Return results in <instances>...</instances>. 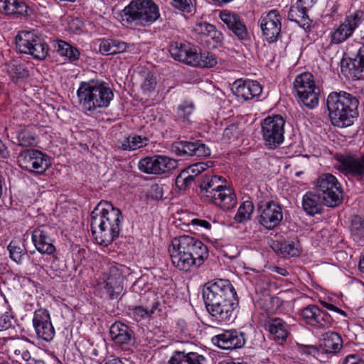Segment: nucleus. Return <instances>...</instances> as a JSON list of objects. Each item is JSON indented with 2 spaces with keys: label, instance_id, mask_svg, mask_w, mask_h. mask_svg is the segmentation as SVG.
<instances>
[{
  "label": "nucleus",
  "instance_id": "f257e3e1",
  "mask_svg": "<svg viewBox=\"0 0 364 364\" xmlns=\"http://www.w3.org/2000/svg\"><path fill=\"white\" fill-rule=\"evenodd\" d=\"M123 219L122 211L111 202L102 200L90 213L92 235L100 245L107 246L117 239Z\"/></svg>",
  "mask_w": 364,
  "mask_h": 364
},
{
  "label": "nucleus",
  "instance_id": "680f3d73",
  "mask_svg": "<svg viewBox=\"0 0 364 364\" xmlns=\"http://www.w3.org/2000/svg\"><path fill=\"white\" fill-rule=\"evenodd\" d=\"M16 9H14V14L18 15H24L28 16V7L26 5L25 3L22 1H18L16 0V3L15 5Z\"/></svg>",
  "mask_w": 364,
  "mask_h": 364
},
{
  "label": "nucleus",
  "instance_id": "412c9836",
  "mask_svg": "<svg viewBox=\"0 0 364 364\" xmlns=\"http://www.w3.org/2000/svg\"><path fill=\"white\" fill-rule=\"evenodd\" d=\"M53 228L48 225H41L32 232V241L36 249L41 254L51 255L55 252L53 240L51 238Z\"/></svg>",
  "mask_w": 364,
  "mask_h": 364
},
{
  "label": "nucleus",
  "instance_id": "c85d7f7f",
  "mask_svg": "<svg viewBox=\"0 0 364 364\" xmlns=\"http://www.w3.org/2000/svg\"><path fill=\"white\" fill-rule=\"evenodd\" d=\"M109 334L112 340L117 345H128L135 341L132 328L120 321H116L110 326Z\"/></svg>",
  "mask_w": 364,
  "mask_h": 364
},
{
  "label": "nucleus",
  "instance_id": "6e6d98bb",
  "mask_svg": "<svg viewBox=\"0 0 364 364\" xmlns=\"http://www.w3.org/2000/svg\"><path fill=\"white\" fill-rule=\"evenodd\" d=\"M213 24L207 22H200L196 25L194 31L198 35L206 36L209 32V30L213 29Z\"/></svg>",
  "mask_w": 364,
  "mask_h": 364
},
{
  "label": "nucleus",
  "instance_id": "e433bc0d",
  "mask_svg": "<svg viewBox=\"0 0 364 364\" xmlns=\"http://www.w3.org/2000/svg\"><path fill=\"white\" fill-rule=\"evenodd\" d=\"M350 232L353 241L358 245L364 243V218L359 215H353L350 218Z\"/></svg>",
  "mask_w": 364,
  "mask_h": 364
},
{
  "label": "nucleus",
  "instance_id": "a878e982",
  "mask_svg": "<svg viewBox=\"0 0 364 364\" xmlns=\"http://www.w3.org/2000/svg\"><path fill=\"white\" fill-rule=\"evenodd\" d=\"M361 21V15L358 11L353 15L348 16L345 21L340 25L332 35V41L341 43L349 38Z\"/></svg>",
  "mask_w": 364,
  "mask_h": 364
},
{
  "label": "nucleus",
  "instance_id": "39448f33",
  "mask_svg": "<svg viewBox=\"0 0 364 364\" xmlns=\"http://www.w3.org/2000/svg\"><path fill=\"white\" fill-rule=\"evenodd\" d=\"M122 21L127 24L149 26L160 16L158 6L153 0H132L122 11Z\"/></svg>",
  "mask_w": 364,
  "mask_h": 364
},
{
  "label": "nucleus",
  "instance_id": "b1692460",
  "mask_svg": "<svg viewBox=\"0 0 364 364\" xmlns=\"http://www.w3.org/2000/svg\"><path fill=\"white\" fill-rule=\"evenodd\" d=\"M310 7H311V0H298L289 9L288 13L289 20L296 22L304 29L309 28L311 21L307 14V11Z\"/></svg>",
  "mask_w": 364,
  "mask_h": 364
},
{
  "label": "nucleus",
  "instance_id": "7ed1b4c3",
  "mask_svg": "<svg viewBox=\"0 0 364 364\" xmlns=\"http://www.w3.org/2000/svg\"><path fill=\"white\" fill-rule=\"evenodd\" d=\"M359 101L356 97L345 91L332 92L326 100L327 109L332 124L338 127H346L358 115Z\"/></svg>",
  "mask_w": 364,
  "mask_h": 364
},
{
  "label": "nucleus",
  "instance_id": "f704fd0d",
  "mask_svg": "<svg viewBox=\"0 0 364 364\" xmlns=\"http://www.w3.org/2000/svg\"><path fill=\"white\" fill-rule=\"evenodd\" d=\"M210 201L220 206L221 209L228 210L236 205L237 199L232 190L227 187L223 188L222 192L217 193Z\"/></svg>",
  "mask_w": 364,
  "mask_h": 364
},
{
  "label": "nucleus",
  "instance_id": "603ef678",
  "mask_svg": "<svg viewBox=\"0 0 364 364\" xmlns=\"http://www.w3.org/2000/svg\"><path fill=\"white\" fill-rule=\"evenodd\" d=\"M213 29L209 30V32L206 36L209 37L214 42L213 48H217L218 46H221L223 41V33L217 30L215 26L213 25L212 27Z\"/></svg>",
  "mask_w": 364,
  "mask_h": 364
},
{
  "label": "nucleus",
  "instance_id": "49530a36",
  "mask_svg": "<svg viewBox=\"0 0 364 364\" xmlns=\"http://www.w3.org/2000/svg\"><path fill=\"white\" fill-rule=\"evenodd\" d=\"M213 161L198 162L188 166L185 171H189L190 174L196 175V177H202L207 176V173H203L208 168L213 166ZM205 178V176H204Z\"/></svg>",
  "mask_w": 364,
  "mask_h": 364
},
{
  "label": "nucleus",
  "instance_id": "4be33fe9",
  "mask_svg": "<svg viewBox=\"0 0 364 364\" xmlns=\"http://www.w3.org/2000/svg\"><path fill=\"white\" fill-rule=\"evenodd\" d=\"M220 18L239 40L247 41L250 38L245 24L236 14L224 10L220 11Z\"/></svg>",
  "mask_w": 364,
  "mask_h": 364
},
{
  "label": "nucleus",
  "instance_id": "ddd939ff",
  "mask_svg": "<svg viewBox=\"0 0 364 364\" xmlns=\"http://www.w3.org/2000/svg\"><path fill=\"white\" fill-rule=\"evenodd\" d=\"M177 161L166 156L154 155L140 159L139 169L147 174H162L176 168Z\"/></svg>",
  "mask_w": 364,
  "mask_h": 364
},
{
  "label": "nucleus",
  "instance_id": "338daca9",
  "mask_svg": "<svg viewBox=\"0 0 364 364\" xmlns=\"http://www.w3.org/2000/svg\"><path fill=\"white\" fill-rule=\"evenodd\" d=\"M191 224L193 225L200 226V227L203 228L207 230H210L211 228V225L209 222H208L205 220H201V219H198V218L193 219L191 221Z\"/></svg>",
  "mask_w": 364,
  "mask_h": 364
},
{
  "label": "nucleus",
  "instance_id": "37998d69",
  "mask_svg": "<svg viewBox=\"0 0 364 364\" xmlns=\"http://www.w3.org/2000/svg\"><path fill=\"white\" fill-rule=\"evenodd\" d=\"M321 310L316 305H309L301 311V316L306 323L314 326Z\"/></svg>",
  "mask_w": 364,
  "mask_h": 364
},
{
  "label": "nucleus",
  "instance_id": "de8ad7c7",
  "mask_svg": "<svg viewBox=\"0 0 364 364\" xmlns=\"http://www.w3.org/2000/svg\"><path fill=\"white\" fill-rule=\"evenodd\" d=\"M159 302L156 301L155 298L153 299V301L151 303V306H138L134 308V313L141 317L144 316H151L155 311V310L158 308Z\"/></svg>",
  "mask_w": 364,
  "mask_h": 364
},
{
  "label": "nucleus",
  "instance_id": "6e6552de",
  "mask_svg": "<svg viewBox=\"0 0 364 364\" xmlns=\"http://www.w3.org/2000/svg\"><path fill=\"white\" fill-rule=\"evenodd\" d=\"M297 95L303 104L309 109L318 105L320 88L315 85L314 76L306 72L298 75L294 82Z\"/></svg>",
  "mask_w": 364,
  "mask_h": 364
},
{
  "label": "nucleus",
  "instance_id": "bf43d9fd",
  "mask_svg": "<svg viewBox=\"0 0 364 364\" xmlns=\"http://www.w3.org/2000/svg\"><path fill=\"white\" fill-rule=\"evenodd\" d=\"M173 6L180 11L190 13L191 8L188 0H173Z\"/></svg>",
  "mask_w": 364,
  "mask_h": 364
},
{
  "label": "nucleus",
  "instance_id": "ea45409f",
  "mask_svg": "<svg viewBox=\"0 0 364 364\" xmlns=\"http://www.w3.org/2000/svg\"><path fill=\"white\" fill-rule=\"evenodd\" d=\"M254 209V205L252 201L246 200L242 202L234 217L235 221L237 223H244L250 220Z\"/></svg>",
  "mask_w": 364,
  "mask_h": 364
},
{
  "label": "nucleus",
  "instance_id": "393cba45",
  "mask_svg": "<svg viewBox=\"0 0 364 364\" xmlns=\"http://www.w3.org/2000/svg\"><path fill=\"white\" fill-rule=\"evenodd\" d=\"M234 94L245 101L259 96L262 91L261 85L257 81L237 80L232 88Z\"/></svg>",
  "mask_w": 364,
  "mask_h": 364
},
{
  "label": "nucleus",
  "instance_id": "dca6fc26",
  "mask_svg": "<svg viewBox=\"0 0 364 364\" xmlns=\"http://www.w3.org/2000/svg\"><path fill=\"white\" fill-rule=\"evenodd\" d=\"M172 150L176 156L180 157L200 158L207 157L210 154L209 147L200 140L175 141L172 144Z\"/></svg>",
  "mask_w": 364,
  "mask_h": 364
},
{
  "label": "nucleus",
  "instance_id": "f8f14e48",
  "mask_svg": "<svg viewBox=\"0 0 364 364\" xmlns=\"http://www.w3.org/2000/svg\"><path fill=\"white\" fill-rule=\"evenodd\" d=\"M125 269L126 267L122 264L111 265L108 276L99 283L106 290L109 299H117L123 291Z\"/></svg>",
  "mask_w": 364,
  "mask_h": 364
},
{
  "label": "nucleus",
  "instance_id": "f3484780",
  "mask_svg": "<svg viewBox=\"0 0 364 364\" xmlns=\"http://www.w3.org/2000/svg\"><path fill=\"white\" fill-rule=\"evenodd\" d=\"M341 72L348 78L359 80L364 77V45L354 58L343 57L341 61Z\"/></svg>",
  "mask_w": 364,
  "mask_h": 364
},
{
  "label": "nucleus",
  "instance_id": "774afa93",
  "mask_svg": "<svg viewBox=\"0 0 364 364\" xmlns=\"http://www.w3.org/2000/svg\"><path fill=\"white\" fill-rule=\"evenodd\" d=\"M302 348H304V352L305 353L316 356L319 351L320 347L316 346H302Z\"/></svg>",
  "mask_w": 364,
  "mask_h": 364
},
{
  "label": "nucleus",
  "instance_id": "9d476101",
  "mask_svg": "<svg viewBox=\"0 0 364 364\" xmlns=\"http://www.w3.org/2000/svg\"><path fill=\"white\" fill-rule=\"evenodd\" d=\"M17 161L22 169L39 175L44 173L51 165L49 156L37 149L21 151Z\"/></svg>",
  "mask_w": 364,
  "mask_h": 364
},
{
  "label": "nucleus",
  "instance_id": "f03ea898",
  "mask_svg": "<svg viewBox=\"0 0 364 364\" xmlns=\"http://www.w3.org/2000/svg\"><path fill=\"white\" fill-rule=\"evenodd\" d=\"M168 250L173 265L185 272L193 267H200L209 256L207 246L200 240L188 235L174 237Z\"/></svg>",
  "mask_w": 364,
  "mask_h": 364
},
{
  "label": "nucleus",
  "instance_id": "79ce46f5",
  "mask_svg": "<svg viewBox=\"0 0 364 364\" xmlns=\"http://www.w3.org/2000/svg\"><path fill=\"white\" fill-rule=\"evenodd\" d=\"M57 51L60 55L67 57L70 61L76 60L80 57L79 50L63 41H58Z\"/></svg>",
  "mask_w": 364,
  "mask_h": 364
},
{
  "label": "nucleus",
  "instance_id": "72a5a7b5",
  "mask_svg": "<svg viewBox=\"0 0 364 364\" xmlns=\"http://www.w3.org/2000/svg\"><path fill=\"white\" fill-rule=\"evenodd\" d=\"M342 343V338L338 333L330 331L323 335L319 347L326 353H333L341 348Z\"/></svg>",
  "mask_w": 364,
  "mask_h": 364
},
{
  "label": "nucleus",
  "instance_id": "cd10ccee",
  "mask_svg": "<svg viewBox=\"0 0 364 364\" xmlns=\"http://www.w3.org/2000/svg\"><path fill=\"white\" fill-rule=\"evenodd\" d=\"M202 176V183H200V194L210 200L217 193L222 192L223 188H227L226 185H223L225 179L222 176L215 175H208Z\"/></svg>",
  "mask_w": 364,
  "mask_h": 364
},
{
  "label": "nucleus",
  "instance_id": "3c124183",
  "mask_svg": "<svg viewBox=\"0 0 364 364\" xmlns=\"http://www.w3.org/2000/svg\"><path fill=\"white\" fill-rule=\"evenodd\" d=\"M241 130L238 124H231L227 127L223 132V138L231 142L237 139L240 135Z\"/></svg>",
  "mask_w": 364,
  "mask_h": 364
},
{
  "label": "nucleus",
  "instance_id": "a211bd4d",
  "mask_svg": "<svg viewBox=\"0 0 364 364\" xmlns=\"http://www.w3.org/2000/svg\"><path fill=\"white\" fill-rule=\"evenodd\" d=\"M340 170L345 175L361 181L364 178V156L341 154L336 157Z\"/></svg>",
  "mask_w": 364,
  "mask_h": 364
},
{
  "label": "nucleus",
  "instance_id": "aec40b11",
  "mask_svg": "<svg viewBox=\"0 0 364 364\" xmlns=\"http://www.w3.org/2000/svg\"><path fill=\"white\" fill-rule=\"evenodd\" d=\"M33 325L38 338L50 341L55 336V329L51 323L50 314L45 309H39L34 312Z\"/></svg>",
  "mask_w": 364,
  "mask_h": 364
},
{
  "label": "nucleus",
  "instance_id": "4d7b16f0",
  "mask_svg": "<svg viewBox=\"0 0 364 364\" xmlns=\"http://www.w3.org/2000/svg\"><path fill=\"white\" fill-rule=\"evenodd\" d=\"M13 316L9 313H6L0 316V331H5L11 328L13 326Z\"/></svg>",
  "mask_w": 364,
  "mask_h": 364
},
{
  "label": "nucleus",
  "instance_id": "0eeeda50",
  "mask_svg": "<svg viewBox=\"0 0 364 364\" xmlns=\"http://www.w3.org/2000/svg\"><path fill=\"white\" fill-rule=\"evenodd\" d=\"M316 190L322 196L323 203L336 207L343 200V191L337 178L331 173H323L317 179Z\"/></svg>",
  "mask_w": 364,
  "mask_h": 364
},
{
  "label": "nucleus",
  "instance_id": "c756f323",
  "mask_svg": "<svg viewBox=\"0 0 364 364\" xmlns=\"http://www.w3.org/2000/svg\"><path fill=\"white\" fill-rule=\"evenodd\" d=\"M5 68L11 80L15 84L25 81L30 76L27 63L21 60H12L5 64Z\"/></svg>",
  "mask_w": 364,
  "mask_h": 364
},
{
  "label": "nucleus",
  "instance_id": "052dcab7",
  "mask_svg": "<svg viewBox=\"0 0 364 364\" xmlns=\"http://www.w3.org/2000/svg\"><path fill=\"white\" fill-rule=\"evenodd\" d=\"M114 43L113 46V55L117 53H120L125 52L129 47L128 44L125 42L119 41L118 40L114 39Z\"/></svg>",
  "mask_w": 364,
  "mask_h": 364
},
{
  "label": "nucleus",
  "instance_id": "2eb2a0df",
  "mask_svg": "<svg viewBox=\"0 0 364 364\" xmlns=\"http://www.w3.org/2000/svg\"><path fill=\"white\" fill-rule=\"evenodd\" d=\"M203 297V299L232 298L237 297V295L230 280L215 279L204 286Z\"/></svg>",
  "mask_w": 364,
  "mask_h": 364
},
{
  "label": "nucleus",
  "instance_id": "423d86ee",
  "mask_svg": "<svg viewBox=\"0 0 364 364\" xmlns=\"http://www.w3.org/2000/svg\"><path fill=\"white\" fill-rule=\"evenodd\" d=\"M207 311L217 323H228L236 317L234 313L238 306V297L203 299Z\"/></svg>",
  "mask_w": 364,
  "mask_h": 364
},
{
  "label": "nucleus",
  "instance_id": "8fccbe9b",
  "mask_svg": "<svg viewBox=\"0 0 364 364\" xmlns=\"http://www.w3.org/2000/svg\"><path fill=\"white\" fill-rule=\"evenodd\" d=\"M332 322L333 319L331 315L327 312L321 310L319 316L317 317L316 323L313 327L320 329H326L331 326Z\"/></svg>",
  "mask_w": 364,
  "mask_h": 364
},
{
  "label": "nucleus",
  "instance_id": "473e14b6",
  "mask_svg": "<svg viewBox=\"0 0 364 364\" xmlns=\"http://www.w3.org/2000/svg\"><path fill=\"white\" fill-rule=\"evenodd\" d=\"M205 358L195 352L175 351L168 364H204Z\"/></svg>",
  "mask_w": 364,
  "mask_h": 364
},
{
  "label": "nucleus",
  "instance_id": "4468645a",
  "mask_svg": "<svg viewBox=\"0 0 364 364\" xmlns=\"http://www.w3.org/2000/svg\"><path fill=\"white\" fill-rule=\"evenodd\" d=\"M257 211L259 213L258 223L266 229H274L283 220L282 206L273 200L263 205L259 203Z\"/></svg>",
  "mask_w": 364,
  "mask_h": 364
},
{
  "label": "nucleus",
  "instance_id": "e2e57ef3",
  "mask_svg": "<svg viewBox=\"0 0 364 364\" xmlns=\"http://www.w3.org/2000/svg\"><path fill=\"white\" fill-rule=\"evenodd\" d=\"M151 197L155 200H160L163 197V188L158 184L151 186Z\"/></svg>",
  "mask_w": 364,
  "mask_h": 364
},
{
  "label": "nucleus",
  "instance_id": "4c0bfd02",
  "mask_svg": "<svg viewBox=\"0 0 364 364\" xmlns=\"http://www.w3.org/2000/svg\"><path fill=\"white\" fill-rule=\"evenodd\" d=\"M202 183V177H196V175L190 174L189 171H182L176 178V186L179 190L186 191L193 186L200 188Z\"/></svg>",
  "mask_w": 364,
  "mask_h": 364
},
{
  "label": "nucleus",
  "instance_id": "a19ab883",
  "mask_svg": "<svg viewBox=\"0 0 364 364\" xmlns=\"http://www.w3.org/2000/svg\"><path fill=\"white\" fill-rule=\"evenodd\" d=\"M272 249L275 252L279 253L284 257L294 256L298 253V250L295 247L294 242H289L286 240L274 242Z\"/></svg>",
  "mask_w": 364,
  "mask_h": 364
},
{
  "label": "nucleus",
  "instance_id": "20e7f679",
  "mask_svg": "<svg viewBox=\"0 0 364 364\" xmlns=\"http://www.w3.org/2000/svg\"><path fill=\"white\" fill-rule=\"evenodd\" d=\"M77 95L85 113L107 107L114 97L109 84L97 78L81 82Z\"/></svg>",
  "mask_w": 364,
  "mask_h": 364
},
{
  "label": "nucleus",
  "instance_id": "864d4df0",
  "mask_svg": "<svg viewBox=\"0 0 364 364\" xmlns=\"http://www.w3.org/2000/svg\"><path fill=\"white\" fill-rule=\"evenodd\" d=\"M114 39H103L100 45V51L102 55H113Z\"/></svg>",
  "mask_w": 364,
  "mask_h": 364
},
{
  "label": "nucleus",
  "instance_id": "58836bf2",
  "mask_svg": "<svg viewBox=\"0 0 364 364\" xmlns=\"http://www.w3.org/2000/svg\"><path fill=\"white\" fill-rule=\"evenodd\" d=\"M196 55L193 58V61H195L192 64L193 67L212 68L217 64V58L215 55L210 52H201L200 49L198 48V50H196Z\"/></svg>",
  "mask_w": 364,
  "mask_h": 364
},
{
  "label": "nucleus",
  "instance_id": "5fc2aeb1",
  "mask_svg": "<svg viewBox=\"0 0 364 364\" xmlns=\"http://www.w3.org/2000/svg\"><path fill=\"white\" fill-rule=\"evenodd\" d=\"M16 0H0V12L6 14H14Z\"/></svg>",
  "mask_w": 364,
  "mask_h": 364
},
{
  "label": "nucleus",
  "instance_id": "5701e85b",
  "mask_svg": "<svg viewBox=\"0 0 364 364\" xmlns=\"http://www.w3.org/2000/svg\"><path fill=\"white\" fill-rule=\"evenodd\" d=\"M213 340L219 348L225 350L241 348L245 343V333L235 329L225 331Z\"/></svg>",
  "mask_w": 364,
  "mask_h": 364
},
{
  "label": "nucleus",
  "instance_id": "13d9d810",
  "mask_svg": "<svg viewBox=\"0 0 364 364\" xmlns=\"http://www.w3.org/2000/svg\"><path fill=\"white\" fill-rule=\"evenodd\" d=\"M25 346H31V343L28 339H18L13 346V350L14 354L21 356V352H23Z\"/></svg>",
  "mask_w": 364,
  "mask_h": 364
},
{
  "label": "nucleus",
  "instance_id": "a18cd8bd",
  "mask_svg": "<svg viewBox=\"0 0 364 364\" xmlns=\"http://www.w3.org/2000/svg\"><path fill=\"white\" fill-rule=\"evenodd\" d=\"M7 249L9 251L11 259L16 263H21L24 256L28 257L26 248L23 246L17 245L16 242L11 241Z\"/></svg>",
  "mask_w": 364,
  "mask_h": 364
},
{
  "label": "nucleus",
  "instance_id": "0e129e2a",
  "mask_svg": "<svg viewBox=\"0 0 364 364\" xmlns=\"http://www.w3.org/2000/svg\"><path fill=\"white\" fill-rule=\"evenodd\" d=\"M320 304L322 305L323 307L327 309L328 310L335 311L344 316H347L346 313L343 310L338 308L337 306H334L332 304L328 303L325 301H320Z\"/></svg>",
  "mask_w": 364,
  "mask_h": 364
},
{
  "label": "nucleus",
  "instance_id": "c03bdc74",
  "mask_svg": "<svg viewBox=\"0 0 364 364\" xmlns=\"http://www.w3.org/2000/svg\"><path fill=\"white\" fill-rule=\"evenodd\" d=\"M195 106L191 102H183L180 105L177 109V115L178 119L183 122L190 123L192 121Z\"/></svg>",
  "mask_w": 364,
  "mask_h": 364
},
{
  "label": "nucleus",
  "instance_id": "09e8293b",
  "mask_svg": "<svg viewBox=\"0 0 364 364\" xmlns=\"http://www.w3.org/2000/svg\"><path fill=\"white\" fill-rule=\"evenodd\" d=\"M17 140L18 145L21 146H33L36 142V138L28 130H21L18 132Z\"/></svg>",
  "mask_w": 364,
  "mask_h": 364
},
{
  "label": "nucleus",
  "instance_id": "bb28decb",
  "mask_svg": "<svg viewBox=\"0 0 364 364\" xmlns=\"http://www.w3.org/2000/svg\"><path fill=\"white\" fill-rule=\"evenodd\" d=\"M196 50L198 47L190 43H182L178 42H172L169 45L168 50L171 56L180 62H183L186 65L192 66L195 63L193 58L196 57Z\"/></svg>",
  "mask_w": 364,
  "mask_h": 364
},
{
  "label": "nucleus",
  "instance_id": "6ab92c4d",
  "mask_svg": "<svg viewBox=\"0 0 364 364\" xmlns=\"http://www.w3.org/2000/svg\"><path fill=\"white\" fill-rule=\"evenodd\" d=\"M260 27L265 39L273 43L277 41L281 33V16L277 9L269 11L260 19Z\"/></svg>",
  "mask_w": 364,
  "mask_h": 364
},
{
  "label": "nucleus",
  "instance_id": "69168bd1",
  "mask_svg": "<svg viewBox=\"0 0 364 364\" xmlns=\"http://www.w3.org/2000/svg\"><path fill=\"white\" fill-rule=\"evenodd\" d=\"M156 81L153 79L152 76L149 75L144 79L142 87L144 90H151L154 89Z\"/></svg>",
  "mask_w": 364,
  "mask_h": 364
},
{
  "label": "nucleus",
  "instance_id": "9b49d317",
  "mask_svg": "<svg viewBox=\"0 0 364 364\" xmlns=\"http://www.w3.org/2000/svg\"><path fill=\"white\" fill-rule=\"evenodd\" d=\"M285 120L280 115L267 117L262 122V131L265 144L276 148L284 141Z\"/></svg>",
  "mask_w": 364,
  "mask_h": 364
},
{
  "label": "nucleus",
  "instance_id": "1a4fd4ad",
  "mask_svg": "<svg viewBox=\"0 0 364 364\" xmlns=\"http://www.w3.org/2000/svg\"><path fill=\"white\" fill-rule=\"evenodd\" d=\"M16 45L21 53L30 54L38 60H44L49 51L44 39L32 32H26L23 36H17Z\"/></svg>",
  "mask_w": 364,
  "mask_h": 364
},
{
  "label": "nucleus",
  "instance_id": "2f4dec72",
  "mask_svg": "<svg viewBox=\"0 0 364 364\" xmlns=\"http://www.w3.org/2000/svg\"><path fill=\"white\" fill-rule=\"evenodd\" d=\"M265 322L269 333L274 336V339L286 341L289 333V326L285 321L280 318L268 317Z\"/></svg>",
  "mask_w": 364,
  "mask_h": 364
},
{
  "label": "nucleus",
  "instance_id": "7c9ffc66",
  "mask_svg": "<svg viewBox=\"0 0 364 364\" xmlns=\"http://www.w3.org/2000/svg\"><path fill=\"white\" fill-rule=\"evenodd\" d=\"M323 205L325 204L320 193L309 191L303 197V209L309 215L321 213Z\"/></svg>",
  "mask_w": 364,
  "mask_h": 364
},
{
  "label": "nucleus",
  "instance_id": "c9c22d12",
  "mask_svg": "<svg viewBox=\"0 0 364 364\" xmlns=\"http://www.w3.org/2000/svg\"><path fill=\"white\" fill-rule=\"evenodd\" d=\"M148 138L134 134L124 137L123 140H118L116 147L123 151H134L147 145Z\"/></svg>",
  "mask_w": 364,
  "mask_h": 364
}]
</instances>
